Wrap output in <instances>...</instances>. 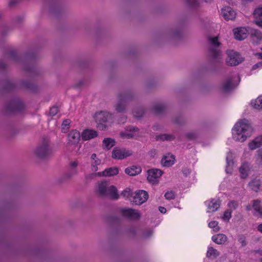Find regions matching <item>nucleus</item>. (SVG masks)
<instances>
[{
    "mask_svg": "<svg viewBox=\"0 0 262 262\" xmlns=\"http://www.w3.org/2000/svg\"><path fill=\"white\" fill-rule=\"evenodd\" d=\"M36 58V54L33 52H29L23 56H18L15 51H10L7 53L4 59H0V70H5L8 63L13 62L22 63L25 71L36 75L38 72L34 65V61Z\"/></svg>",
    "mask_w": 262,
    "mask_h": 262,
    "instance_id": "obj_1",
    "label": "nucleus"
},
{
    "mask_svg": "<svg viewBox=\"0 0 262 262\" xmlns=\"http://www.w3.org/2000/svg\"><path fill=\"white\" fill-rule=\"evenodd\" d=\"M253 128L249 120L244 119L237 122L232 129L234 140L241 142H244L252 135Z\"/></svg>",
    "mask_w": 262,
    "mask_h": 262,
    "instance_id": "obj_2",
    "label": "nucleus"
},
{
    "mask_svg": "<svg viewBox=\"0 0 262 262\" xmlns=\"http://www.w3.org/2000/svg\"><path fill=\"white\" fill-rule=\"evenodd\" d=\"M96 192L101 197H108L114 200H117L119 198L116 188L113 185L109 186L106 181L98 183Z\"/></svg>",
    "mask_w": 262,
    "mask_h": 262,
    "instance_id": "obj_3",
    "label": "nucleus"
},
{
    "mask_svg": "<svg viewBox=\"0 0 262 262\" xmlns=\"http://www.w3.org/2000/svg\"><path fill=\"white\" fill-rule=\"evenodd\" d=\"M134 98V95L130 91H127L120 93L118 95V101L115 105V108L118 113H125L127 103L132 101Z\"/></svg>",
    "mask_w": 262,
    "mask_h": 262,
    "instance_id": "obj_4",
    "label": "nucleus"
},
{
    "mask_svg": "<svg viewBox=\"0 0 262 262\" xmlns=\"http://www.w3.org/2000/svg\"><path fill=\"white\" fill-rule=\"evenodd\" d=\"M208 41L210 44L208 51L209 56L212 59L219 61L221 56V52L219 49L221 43L218 40V37H209Z\"/></svg>",
    "mask_w": 262,
    "mask_h": 262,
    "instance_id": "obj_5",
    "label": "nucleus"
},
{
    "mask_svg": "<svg viewBox=\"0 0 262 262\" xmlns=\"http://www.w3.org/2000/svg\"><path fill=\"white\" fill-rule=\"evenodd\" d=\"M34 152L37 158L46 159L51 155L52 149L50 147L48 142L44 140L36 146Z\"/></svg>",
    "mask_w": 262,
    "mask_h": 262,
    "instance_id": "obj_6",
    "label": "nucleus"
},
{
    "mask_svg": "<svg viewBox=\"0 0 262 262\" xmlns=\"http://www.w3.org/2000/svg\"><path fill=\"white\" fill-rule=\"evenodd\" d=\"M24 108L25 105L22 101L16 98L6 104L5 111L6 113H15L22 111Z\"/></svg>",
    "mask_w": 262,
    "mask_h": 262,
    "instance_id": "obj_7",
    "label": "nucleus"
},
{
    "mask_svg": "<svg viewBox=\"0 0 262 262\" xmlns=\"http://www.w3.org/2000/svg\"><path fill=\"white\" fill-rule=\"evenodd\" d=\"M95 120L98 123V127L101 128H105V125H103V123L108 122L112 120V115L107 112H101L96 113L95 116Z\"/></svg>",
    "mask_w": 262,
    "mask_h": 262,
    "instance_id": "obj_8",
    "label": "nucleus"
},
{
    "mask_svg": "<svg viewBox=\"0 0 262 262\" xmlns=\"http://www.w3.org/2000/svg\"><path fill=\"white\" fill-rule=\"evenodd\" d=\"M228 57L226 59L227 63L231 66L238 65L243 61V58L237 52L233 50L227 51Z\"/></svg>",
    "mask_w": 262,
    "mask_h": 262,
    "instance_id": "obj_9",
    "label": "nucleus"
},
{
    "mask_svg": "<svg viewBox=\"0 0 262 262\" xmlns=\"http://www.w3.org/2000/svg\"><path fill=\"white\" fill-rule=\"evenodd\" d=\"M132 151L125 148L115 147L112 152V157L114 159L123 160L132 155Z\"/></svg>",
    "mask_w": 262,
    "mask_h": 262,
    "instance_id": "obj_10",
    "label": "nucleus"
},
{
    "mask_svg": "<svg viewBox=\"0 0 262 262\" xmlns=\"http://www.w3.org/2000/svg\"><path fill=\"white\" fill-rule=\"evenodd\" d=\"M182 26H175L168 29L165 33V36L169 39L177 40L182 37Z\"/></svg>",
    "mask_w": 262,
    "mask_h": 262,
    "instance_id": "obj_11",
    "label": "nucleus"
},
{
    "mask_svg": "<svg viewBox=\"0 0 262 262\" xmlns=\"http://www.w3.org/2000/svg\"><path fill=\"white\" fill-rule=\"evenodd\" d=\"M239 81V78L236 75L228 78L222 85V89L225 92H228L236 88Z\"/></svg>",
    "mask_w": 262,
    "mask_h": 262,
    "instance_id": "obj_12",
    "label": "nucleus"
},
{
    "mask_svg": "<svg viewBox=\"0 0 262 262\" xmlns=\"http://www.w3.org/2000/svg\"><path fill=\"white\" fill-rule=\"evenodd\" d=\"M148 198V194L147 191L143 190H138L135 192V195L133 196V202L135 205H140L145 202Z\"/></svg>",
    "mask_w": 262,
    "mask_h": 262,
    "instance_id": "obj_13",
    "label": "nucleus"
},
{
    "mask_svg": "<svg viewBox=\"0 0 262 262\" xmlns=\"http://www.w3.org/2000/svg\"><path fill=\"white\" fill-rule=\"evenodd\" d=\"M163 171L159 169H151L147 171V180L152 184H157L159 179L162 175Z\"/></svg>",
    "mask_w": 262,
    "mask_h": 262,
    "instance_id": "obj_14",
    "label": "nucleus"
},
{
    "mask_svg": "<svg viewBox=\"0 0 262 262\" xmlns=\"http://www.w3.org/2000/svg\"><path fill=\"white\" fill-rule=\"evenodd\" d=\"M249 35L253 45H257L262 41V32L256 29L249 28Z\"/></svg>",
    "mask_w": 262,
    "mask_h": 262,
    "instance_id": "obj_15",
    "label": "nucleus"
},
{
    "mask_svg": "<svg viewBox=\"0 0 262 262\" xmlns=\"http://www.w3.org/2000/svg\"><path fill=\"white\" fill-rule=\"evenodd\" d=\"M121 215L130 220H138L140 217V213L131 208H121L120 209Z\"/></svg>",
    "mask_w": 262,
    "mask_h": 262,
    "instance_id": "obj_16",
    "label": "nucleus"
},
{
    "mask_svg": "<svg viewBox=\"0 0 262 262\" xmlns=\"http://www.w3.org/2000/svg\"><path fill=\"white\" fill-rule=\"evenodd\" d=\"M207 206V212H214L217 211L221 206V201L219 199H211L205 202Z\"/></svg>",
    "mask_w": 262,
    "mask_h": 262,
    "instance_id": "obj_17",
    "label": "nucleus"
},
{
    "mask_svg": "<svg viewBox=\"0 0 262 262\" xmlns=\"http://www.w3.org/2000/svg\"><path fill=\"white\" fill-rule=\"evenodd\" d=\"M119 173V168L117 167H112L106 168L102 172H98L94 174L95 176L99 177H113L118 174Z\"/></svg>",
    "mask_w": 262,
    "mask_h": 262,
    "instance_id": "obj_18",
    "label": "nucleus"
},
{
    "mask_svg": "<svg viewBox=\"0 0 262 262\" xmlns=\"http://www.w3.org/2000/svg\"><path fill=\"white\" fill-rule=\"evenodd\" d=\"M249 28L241 27L234 29L233 32L235 38L239 40L245 39L247 37V34H249Z\"/></svg>",
    "mask_w": 262,
    "mask_h": 262,
    "instance_id": "obj_19",
    "label": "nucleus"
},
{
    "mask_svg": "<svg viewBox=\"0 0 262 262\" xmlns=\"http://www.w3.org/2000/svg\"><path fill=\"white\" fill-rule=\"evenodd\" d=\"M222 14L226 20H233L235 18L236 13L230 7L226 6L222 9Z\"/></svg>",
    "mask_w": 262,
    "mask_h": 262,
    "instance_id": "obj_20",
    "label": "nucleus"
},
{
    "mask_svg": "<svg viewBox=\"0 0 262 262\" xmlns=\"http://www.w3.org/2000/svg\"><path fill=\"white\" fill-rule=\"evenodd\" d=\"M80 138V133L77 130H72L68 135L69 143L70 144H77Z\"/></svg>",
    "mask_w": 262,
    "mask_h": 262,
    "instance_id": "obj_21",
    "label": "nucleus"
},
{
    "mask_svg": "<svg viewBox=\"0 0 262 262\" xmlns=\"http://www.w3.org/2000/svg\"><path fill=\"white\" fill-rule=\"evenodd\" d=\"M98 136V133L96 130L90 129L84 130L81 134L82 139L83 140H89Z\"/></svg>",
    "mask_w": 262,
    "mask_h": 262,
    "instance_id": "obj_22",
    "label": "nucleus"
},
{
    "mask_svg": "<svg viewBox=\"0 0 262 262\" xmlns=\"http://www.w3.org/2000/svg\"><path fill=\"white\" fill-rule=\"evenodd\" d=\"M2 84L4 86L3 91L5 92H10L14 91L17 86L15 83L10 80L3 81Z\"/></svg>",
    "mask_w": 262,
    "mask_h": 262,
    "instance_id": "obj_23",
    "label": "nucleus"
},
{
    "mask_svg": "<svg viewBox=\"0 0 262 262\" xmlns=\"http://www.w3.org/2000/svg\"><path fill=\"white\" fill-rule=\"evenodd\" d=\"M255 23L262 28V7L256 8L253 12Z\"/></svg>",
    "mask_w": 262,
    "mask_h": 262,
    "instance_id": "obj_24",
    "label": "nucleus"
},
{
    "mask_svg": "<svg viewBox=\"0 0 262 262\" xmlns=\"http://www.w3.org/2000/svg\"><path fill=\"white\" fill-rule=\"evenodd\" d=\"M78 173L77 168H73L69 166V170L60 179V182H62L63 181L71 179L73 176L76 175Z\"/></svg>",
    "mask_w": 262,
    "mask_h": 262,
    "instance_id": "obj_25",
    "label": "nucleus"
},
{
    "mask_svg": "<svg viewBox=\"0 0 262 262\" xmlns=\"http://www.w3.org/2000/svg\"><path fill=\"white\" fill-rule=\"evenodd\" d=\"M227 166L226 171L227 173H231L232 166L234 164L233 155L231 152H229L226 157Z\"/></svg>",
    "mask_w": 262,
    "mask_h": 262,
    "instance_id": "obj_26",
    "label": "nucleus"
},
{
    "mask_svg": "<svg viewBox=\"0 0 262 262\" xmlns=\"http://www.w3.org/2000/svg\"><path fill=\"white\" fill-rule=\"evenodd\" d=\"M141 168L139 166L133 165L125 169V172L130 176H135L141 172Z\"/></svg>",
    "mask_w": 262,
    "mask_h": 262,
    "instance_id": "obj_27",
    "label": "nucleus"
},
{
    "mask_svg": "<svg viewBox=\"0 0 262 262\" xmlns=\"http://www.w3.org/2000/svg\"><path fill=\"white\" fill-rule=\"evenodd\" d=\"M174 160L175 157L173 155L168 154L162 159L161 163L163 166L169 167L174 164Z\"/></svg>",
    "mask_w": 262,
    "mask_h": 262,
    "instance_id": "obj_28",
    "label": "nucleus"
},
{
    "mask_svg": "<svg viewBox=\"0 0 262 262\" xmlns=\"http://www.w3.org/2000/svg\"><path fill=\"white\" fill-rule=\"evenodd\" d=\"M91 170L93 172H95L98 170V166L101 163V160L97 158L96 154H93L91 155Z\"/></svg>",
    "mask_w": 262,
    "mask_h": 262,
    "instance_id": "obj_29",
    "label": "nucleus"
},
{
    "mask_svg": "<svg viewBox=\"0 0 262 262\" xmlns=\"http://www.w3.org/2000/svg\"><path fill=\"white\" fill-rule=\"evenodd\" d=\"M252 208L257 213V214L254 213V215L262 217V206L261 205V201L259 200H255L252 201Z\"/></svg>",
    "mask_w": 262,
    "mask_h": 262,
    "instance_id": "obj_30",
    "label": "nucleus"
},
{
    "mask_svg": "<svg viewBox=\"0 0 262 262\" xmlns=\"http://www.w3.org/2000/svg\"><path fill=\"white\" fill-rule=\"evenodd\" d=\"M262 146V135L255 138L249 143V147L251 150H254Z\"/></svg>",
    "mask_w": 262,
    "mask_h": 262,
    "instance_id": "obj_31",
    "label": "nucleus"
},
{
    "mask_svg": "<svg viewBox=\"0 0 262 262\" xmlns=\"http://www.w3.org/2000/svg\"><path fill=\"white\" fill-rule=\"evenodd\" d=\"M212 240L217 244L222 245L224 244L227 239V237L224 234L219 233L212 236Z\"/></svg>",
    "mask_w": 262,
    "mask_h": 262,
    "instance_id": "obj_32",
    "label": "nucleus"
},
{
    "mask_svg": "<svg viewBox=\"0 0 262 262\" xmlns=\"http://www.w3.org/2000/svg\"><path fill=\"white\" fill-rule=\"evenodd\" d=\"M102 143L104 149L110 150L112 147L115 145L116 141L112 138H106L103 140Z\"/></svg>",
    "mask_w": 262,
    "mask_h": 262,
    "instance_id": "obj_33",
    "label": "nucleus"
},
{
    "mask_svg": "<svg viewBox=\"0 0 262 262\" xmlns=\"http://www.w3.org/2000/svg\"><path fill=\"white\" fill-rule=\"evenodd\" d=\"M20 86L28 89L33 92H35L37 90V86L30 81H25L21 82L20 83Z\"/></svg>",
    "mask_w": 262,
    "mask_h": 262,
    "instance_id": "obj_34",
    "label": "nucleus"
},
{
    "mask_svg": "<svg viewBox=\"0 0 262 262\" xmlns=\"http://www.w3.org/2000/svg\"><path fill=\"white\" fill-rule=\"evenodd\" d=\"M249 164L248 163H244L239 168L241 176L242 178H246L248 175Z\"/></svg>",
    "mask_w": 262,
    "mask_h": 262,
    "instance_id": "obj_35",
    "label": "nucleus"
},
{
    "mask_svg": "<svg viewBox=\"0 0 262 262\" xmlns=\"http://www.w3.org/2000/svg\"><path fill=\"white\" fill-rule=\"evenodd\" d=\"M220 255V252L217 251V250L213 248L212 247L209 246L208 247V250L206 253V256L208 258H216Z\"/></svg>",
    "mask_w": 262,
    "mask_h": 262,
    "instance_id": "obj_36",
    "label": "nucleus"
},
{
    "mask_svg": "<svg viewBox=\"0 0 262 262\" xmlns=\"http://www.w3.org/2000/svg\"><path fill=\"white\" fill-rule=\"evenodd\" d=\"M261 182L259 179H254L249 183V186L251 189L257 192L260 188Z\"/></svg>",
    "mask_w": 262,
    "mask_h": 262,
    "instance_id": "obj_37",
    "label": "nucleus"
},
{
    "mask_svg": "<svg viewBox=\"0 0 262 262\" xmlns=\"http://www.w3.org/2000/svg\"><path fill=\"white\" fill-rule=\"evenodd\" d=\"M166 109L165 105L163 103H159L154 105L153 111L157 115L163 114Z\"/></svg>",
    "mask_w": 262,
    "mask_h": 262,
    "instance_id": "obj_38",
    "label": "nucleus"
},
{
    "mask_svg": "<svg viewBox=\"0 0 262 262\" xmlns=\"http://www.w3.org/2000/svg\"><path fill=\"white\" fill-rule=\"evenodd\" d=\"M251 105L254 108L260 110L262 108V97H258L256 99L251 102Z\"/></svg>",
    "mask_w": 262,
    "mask_h": 262,
    "instance_id": "obj_39",
    "label": "nucleus"
},
{
    "mask_svg": "<svg viewBox=\"0 0 262 262\" xmlns=\"http://www.w3.org/2000/svg\"><path fill=\"white\" fill-rule=\"evenodd\" d=\"M157 138V140L161 141H172L176 138V137L172 135L162 134L158 136Z\"/></svg>",
    "mask_w": 262,
    "mask_h": 262,
    "instance_id": "obj_40",
    "label": "nucleus"
},
{
    "mask_svg": "<svg viewBox=\"0 0 262 262\" xmlns=\"http://www.w3.org/2000/svg\"><path fill=\"white\" fill-rule=\"evenodd\" d=\"M219 223L217 221H211L208 224V226L213 229L214 232H218L220 230V228L218 225Z\"/></svg>",
    "mask_w": 262,
    "mask_h": 262,
    "instance_id": "obj_41",
    "label": "nucleus"
},
{
    "mask_svg": "<svg viewBox=\"0 0 262 262\" xmlns=\"http://www.w3.org/2000/svg\"><path fill=\"white\" fill-rule=\"evenodd\" d=\"M206 2H210L212 0H204ZM188 5L192 8H195L199 5V3L196 0H186Z\"/></svg>",
    "mask_w": 262,
    "mask_h": 262,
    "instance_id": "obj_42",
    "label": "nucleus"
},
{
    "mask_svg": "<svg viewBox=\"0 0 262 262\" xmlns=\"http://www.w3.org/2000/svg\"><path fill=\"white\" fill-rule=\"evenodd\" d=\"M24 20V17L23 15H18L16 16L13 20V23L16 26H19L20 25Z\"/></svg>",
    "mask_w": 262,
    "mask_h": 262,
    "instance_id": "obj_43",
    "label": "nucleus"
},
{
    "mask_svg": "<svg viewBox=\"0 0 262 262\" xmlns=\"http://www.w3.org/2000/svg\"><path fill=\"white\" fill-rule=\"evenodd\" d=\"M144 113V109L142 107L138 108L133 111L134 116L136 117L140 118L142 117Z\"/></svg>",
    "mask_w": 262,
    "mask_h": 262,
    "instance_id": "obj_44",
    "label": "nucleus"
},
{
    "mask_svg": "<svg viewBox=\"0 0 262 262\" xmlns=\"http://www.w3.org/2000/svg\"><path fill=\"white\" fill-rule=\"evenodd\" d=\"M256 162L259 165H262V148L257 151Z\"/></svg>",
    "mask_w": 262,
    "mask_h": 262,
    "instance_id": "obj_45",
    "label": "nucleus"
},
{
    "mask_svg": "<svg viewBox=\"0 0 262 262\" xmlns=\"http://www.w3.org/2000/svg\"><path fill=\"white\" fill-rule=\"evenodd\" d=\"M232 212V210H231V209H228L226 211H225L224 213L223 219L224 220L229 221L230 219V218L231 217Z\"/></svg>",
    "mask_w": 262,
    "mask_h": 262,
    "instance_id": "obj_46",
    "label": "nucleus"
},
{
    "mask_svg": "<svg viewBox=\"0 0 262 262\" xmlns=\"http://www.w3.org/2000/svg\"><path fill=\"white\" fill-rule=\"evenodd\" d=\"M164 196L167 200H173L175 198V194L173 191H169L165 193Z\"/></svg>",
    "mask_w": 262,
    "mask_h": 262,
    "instance_id": "obj_47",
    "label": "nucleus"
},
{
    "mask_svg": "<svg viewBox=\"0 0 262 262\" xmlns=\"http://www.w3.org/2000/svg\"><path fill=\"white\" fill-rule=\"evenodd\" d=\"M133 194L131 190L129 188H126L122 193L121 195L125 198H128Z\"/></svg>",
    "mask_w": 262,
    "mask_h": 262,
    "instance_id": "obj_48",
    "label": "nucleus"
},
{
    "mask_svg": "<svg viewBox=\"0 0 262 262\" xmlns=\"http://www.w3.org/2000/svg\"><path fill=\"white\" fill-rule=\"evenodd\" d=\"M228 206L230 208L231 210H235L238 207V203L235 201H231L228 204Z\"/></svg>",
    "mask_w": 262,
    "mask_h": 262,
    "instance_id": "obj_49",
    "label": "nucleus"
},
{
    "mask_svg": "<svg viewBox=\"0 0 262 262\" xmlns=\"http://www.w3.org/2000/svg\"><path fill=\"white\" fill-rule=\"evenodd\" d=\"M185 137L189 140H193L197 137V134L195 133H189L185 134Z\"/></svg>",
    "mask_w": 262,
    "mask_h": 262,
    "instance_id": "obj_50",
    "label": "nucleus"
},
{
    "mask_svg": "<svg viewBox=\"0 0 262 262\" xmlns=\"http://www.w3.org/2000/svg\"><path fill=\"white\" fill-rule=\"evenodd\" d=\"M59 111V108L57 106H53L50 108L49 114L51 116H54L56 115Z\"/></svg>",
    "mask_w": 262,
    "mask_h": 262,
    "instance_id": "obj_51",
    "label": "nucleus"
},
{
    "mask_svg": "<svg viewBox=\"0 0 262 262\" xmlns=\"http://www.w3.org/2000/svg\"><path fill=\"white\" fill-rule=\"evenodd\" d=\"M120 136L123 138L126 139H130L134 137V135L132 133H121Z\"/></svg>",
    "mask_w": 262,
    "mask_h": 262,
    "instance_id": "obj_52",
    "label": "nucleus"
},
{
    "mask_svg": "<svg viewBox=\"0 0 262 262\" xmlns=\"http://www.w3.org/2000/svg\"><path fill=\"white\" fill-rule=\"evenodd\" d=\"M239 243L241 244L242 247H245L247 245V242L246 237L244 236H241L238 238V239Z\"/></svg>",
    "mask_w": 262,
    "mask_h": 262,
    "instance_id": "obj_53",
    "label": "nucleus"
},
{
    "mask_svg": "<svg viewBox=\"0 0 262 262\" xmlns=\"http://www.w3.org/2000/svg\"><path fill=\"white\" fill-rule=\"evenodd\" d=\"M59 7L57 5H54L50 6V11L51 13H57L59 12Z\"/></svg>",
    "mask_w": 262,
    "mask_h": 262,
    "instance_id": "obj_54",
    "label": "nucleus"
},
{
    "mask_svg": "<svg viewBox=\"0 0 262 262\" xmlns=\"http://www.w3.org/2000/svg\"><path fill=\"white\" fill-rule=\"evenodd\" d=\"M71 123V121L69 119L64 120L62 123V127L63 129L67 127V128H69L70 124Z\"/></svg>",
    "mask_w": 262,
    "mask_h": 262,
    "instance_id": "obj_55",
    "label": "nucleus"
},
{
    "mask_svg": "<svg viewBox=\"0 0 262 262\" xmlns=\"http://www.w3.org/2000/svg\"><path fill=\"white\" fill-rule=\"evenodd\" d=\"M126 130L129 132H138L139 130V128L136 126H128L126 127Z\"/></svg>",
    "mask_w": 262,
    "mask_h": 262,
    "instance_id": "obj_56",
    "label": "nucleus"
},
{
    "mask_svg": "<svg viewBox=\"0 0 262 262\" xmlns=\"http://www.w3.org/2000/svg\"><path fill=\"white\" fill-rule=\"evenodd\" d=\"M173 121L177 124H182L183 122V119L181 116H179L174 118Z\"/></svg>",
    "mask_w": 262,
    "mask_h": 262,
    "instance_id": "obj_57",
    "label": "nucleus"
},
{
    "mask_svg": "<svg viewBox=\"0 0 262 262\" xmlns=\"http://www.w3.org/2000/svg\"><path fill=\"white\" fill-rule=\"evenodd\" d=\"M262 68V61L258 62L256 64H254L252 67V70H255L259 68Z\"/></svg>",
    "mask_w": 262,
    "mask_h": 262,
    "instance_id": "obj_58",
    "label": "nucleus"
},
{
    "mask_svg": "<svg viewBox=\"0 0 262 262\" xmlns=\"http://www.w3.org/2000/svg\"><path fill=\"white\" fill-rule=\"evenodd\" d=\"M20 0H9V6L11 7L15 6Z\"/></svg>",
    "mask_w": 262,
    "mask_h": 262,
    "instance_id": "obj_59",
    "label": "nucleus"
},
{
    "mask_svg": "<svg viewBox=\"0 0 262 262\" xmlns=\"http://www.w3.org/2000/svg\"><path fill=\"white\" fill-rule=\"evenodd\" d=\"M78 164L79 162L78 161H72L70 162L69 166L73 168H77V167L78 166Z\"/></svg>",
    "mask_w": 262,
    "mask_h": 262,
    "instance_id": "obj_60",
    "label": "nucleus"
},
{
    "mask_svg": "<svg viewBox=\"0 0 262 262\" xmlns=\"http://www.w3.org/2000/svg\"><path fill=\"white\" fill-rule=\"evenodd\" d=\"M182 173L185 177H187L190 173V170L189 169L185 168L182 170Z\"/></svg>",
    "mask_w": 262,
    "mask_h": 262,
    "instance_id": "obj_61",
    "label": "nucleus"
},
{
    "mask_svg": "<svg viewBox=\"0 0 262 262\" xmlns=\"http://www.w3.org/2000/svg\"><path fill=\"white\" fill-rule=\"evenodd\" d=\"M152 234V231L151 230H147L146 232L144 233V236L146 237H148L151 236Z\"/></svg>",
    "mask_w": 262,
    "mask_h": 262,
    "instance_id": "obj_62",
    "label": "nucleus"
},
{
    "mask_svg": "<svg viewBox=\"0 0 262 262\" xmlns=\"http://www.w3.org/2000/svg\"><path fill=\"white\" fill-rule=\"evenodd\" d=\"M1 31H2V33H1V34H0V42H2V43L4 41V36H5L6 33L5 32H4L2 30H1Z\"/></svg>",
    "mask_w": 262,
    "mask_h": 262,
    "instance_id": "obj_63",
    "label": "nucleus"
},
{
    "mask_svg": "<svg viewBox=\"0 0 262 262\" xmlns=\"http://www.w3.org/2000/svg\"><path fill=\"white\" fill-rule=\"evenodd\" d=\"M159 210L162 213H165L166 212V209L162 206H160L159 207Z\"/></svg>",
    "mask_w": 262,
    "mask_h": 262,
    "instance_id": "obj_64",
    "label": "nucleus"
}]
</instances>
